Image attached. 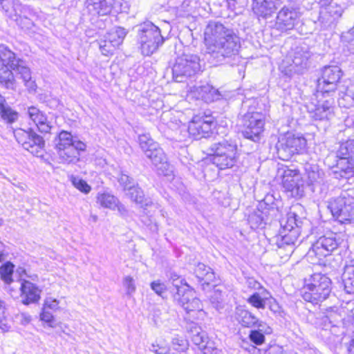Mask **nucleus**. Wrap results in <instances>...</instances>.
Instances as JSON below:
<instances>
[{"label":"nucleus","mask_w":354,"mask_h":354,"mask_svg":"<svg viewBox=\"0 0 354 354\" xmlns=\"http://www.w3.org/2000/svg\"><path fill=\"white\" fill-rule=\"evenodd\" d=\"M205 59L212 65L239 61L240 37L235 31L217 21H209L205 32Z\"/></svg>","instance_id":"f257e3e1"},{"label":"nucleus","mask_w":354,"mask_h":354,"mask_svg":"<svg viewBox=\"0 0 354 354\" xmlns=\"http://www.w3.org/2000/svg\"><path fill=\"white\" fill-rule=\"evenodd\" d=\"M14 73L22 79L29 91H35L36 84L32 80L30 68L25 62L17 58L16 55L4 44L0 45V84L7 89L16 88Z\"/></svg>","instance_id":"f03ea898"},{"label":"nucleus","mask_w":354,"mask_h":354,"mask_svg":"<svg viewBox=\"0 0 354 354\" xmlns=\"http://www.w3.org/2000/svg\"><path fill=\"white\" fill-rule=\"evenodd\" d=\"M210 161L219 169L233 167L239 158L236 138H225L212 143L207 149Z\"/></svg>","instance_id":"7ed1b4c3"},{"label":"nucleus","mask_w":354,"mask_h":354,"mask_svg":"<svg viewBox=\"0 0 354 354\" xmlns=\"http://www.w3.org/2000/svg\"><path fill=\"white\" fill-rule=\"evenodd\" d=\"M332 292V281L324 274L319 272L311 274L304 279L301 290L303 299L314 305L327 299Z\"/></svg>","instance_id":"20e7f679"},{"label":"nucleus","mask_w":354,"mask_h":354,"mask_svg":"<svg viewBox=\"0 0 354 354\" xmlns=\"http://www.w3.org/2000/svg\"><path fill=\"white\" fill-rule=\"evenodd\" d=\"M55 149L63 164H76L80 161V152L84 151L86 145L73 136L71 132L61 131L54 139Z\"/></svg>","instance_id":"39448f33"},{"label":"nucleus","mask_w":354,"mask_h":354,"mask_svg":"<svg viewBox=\"0 0 354 354\" xmlns=\"http://www.w3.org/2000/svg\"><path fill=\"white\" fill-rule=\"evenodd\" d=\"M313 54L306 44L295 46L279 66L281 72L288 77L306 73L311 66Z\"/></svg>","instance_id":"423d86ee"},{"label":"nucleus","mask_w":354,"mask_h":354,"mask_svg":"<svg viewBox=\"0 0 354 354\" xmlns=\"http://www.w3.org/2000/svg\"><path fill=\"white\" fill-rule=\"evenodd\" d=\"M306 222L305 218L300 217L295 211V207L290 209L280 221V229L279 237L277 239V245L279 248L286 245H292L297 242L301 228Z\"/></svg>","instance_id":"0eeeda50"},{"label":"nucleus","mask_w":354,"mask_h":354,"mask_svg":"<svg viewBox=\"0 0 354 354\" xmlns=\"http://www.w3.org/2000/svg\"><path fill=\"white\" fill-rule=\"evenodd\" d=\"M137 41L141 53L145 56H150L155 53L166 39L160 28L150 21L137 26Z\"/></svg>","instance_id":"6e6552de"},{"label":"nucleus","mask_w":354,"mask_h":354,"mask_svg":"<svg viewBox=\"0 0 354 354\" xmlns=\"http://www.w3.org/2000/svg\"><path fill=\"white\" fill-rule=\"evenodd\" d=\"M327 207L333 217L342 224L354 222V197L347 192H342L339 196L330 198Z\"/></svg>","instance_id":"1a4fd4ad"},{"label":"nucleus","mask_w":354,"mask_h":354,"mask_svg":"<svg viewBox=\"0 0 354 354\" xmlns=\"http://www.w3.org/2000/svg\"><path fill=\"white\" fill-rule=\"evenodd\" d=\"M201 71L200 57L195 54L183 53L176 59L171 68L172 77L176 82H183Z\"/></svg>","instance_id":"9d476101"},{"label":"nucleus","mask_w":354,"mask_h":354,"mask_svg":"<svg viewBox=\"0 0 354 354\" xmlns=\"http://www.w3.org/2000/svg\"><path fill=\"white\" fill-rule=\"evenodd\" d=\"M343 74L341 68L336 65H326L320 68L317 83V96H333L338 88Z\"/></svg>","instance_id":"9b49d317"},{"label":"nucleus","mask_w":354,"mask_h":354,"mask_svg":"<svg viewBox=\"0 0 354 354\" xmlns=\"http://www.w3.org/2000/svg\"><path fill=\"white\" fill-rule=\"evenodd\" d=\"M342 246H346L344 235L341 233L327 231L319 235L314 241L308 252V254H313L321 259L330 255Z\"/></svg>","instance_id":"f8f14e48"},{"label":"nucleus","mask_w":354,"mask_h":354,"mask_svg":"<svg viewBox=\"0 0 354 354\" xmlns=\"http://www.w3.org/2000/svg\"><path fill=\"white\" fill-rule=\"evenodd\" d=\"M138 142L146 157L150 159L158 170L162 171L163 175H168L169 164L167 159L158 143L151 138L149 133L139 135Z\"/></svg>","instance_id":"ddd939ff"},{"label":"nucleus","mask_w":354,"mask_h":354,"mask_svg":"<svg viewBox=\"0 0 354 354\" xmlns=\"http://www.w3.org/2000/svg\"><path fill=\"white\" fill-rule=\"evenodd\" d=\"M265 127V115L258 111H248L242 115L241 133L255 143L260 142Z\"/></svg>","instance_id":"4468645a"},{"label":"nucleus","mask_w":354,"mask_h":354,"mask_svg":"<svg viewBox=\"0 0 354 354\" xmlns=\"http://www.w3.org/2000/svg\"><path fill=\"white\" fill-rule=\"evenodd\" d=\"M306 146V140L304 137L288 132L279 138L275 148L279 159L288 160L295 154L301 153Z\"/></svg>","instance_id":"2eb2a0df"},{"label":"nucleus","mask_w":354,"mask_h":354,"mask_svg":"<svg viewBox=\"0 0 354 354\" xmlns=\"http://www.w3.org/2000/svg\"><path fill=\"white\" fill-rule=\"evenodd\" d=\"M170 292L174 301L181 306L187 313L201 309L200 299L195 296L194 292L185 281V279H182L180 285L174 283V288Z\"/></svg>","instance_id":"dca6fc26"},{"label":"nucleus","mask_w":354,"mask_h":354,"mask_svg":"<svg viewBox=\"0 0 354 354\" xmlns=\"http://www.w3.org/2000/svg\"><path fill=\"white\" fill-rule=\"evenodd\" d=\"M14 136L18 143L23 148L36 156H42V151L45 147V140L42 136L37 133L32 128L24 130L18 129L14 131Z\"/></svg>","instance_id":"f3484780"},{"label":"nucleus","mask_w":354,"mask_h":354,"mask_svg":"<svg viewBox=\"0 0 354 354\" xmlns=\"http://www.w3.org/2000/svg\"><path fill=\"white\" fill-rule=\"evenodd\" d=\"M88 12L93 16H107L113 10L116 13L127 12L129 7L124 0H86Z\"/></svg>","instance_id":"a211bd4d"},{"label":"nucleus","mask_w":354,"mask_h":354,"mask_svg":"<svg viewBox=\"0 0 354 354\" xmlns=\"http://www.w3.org/2000/svg\"><path fill=\"white\" fill-rule=\"evenodd\" d=\"M299 9L294 2L285 4L278 12L274 28L281 32H288L295 28L299 22Z\"/></svg>","instance_id":"6ab92c4d"},{"label":"nucleus","mask_w":354,"mask_h":354,"mask_svg":"<svg viewBox=\"0 0 354 354\" xmlns=\"http://www.w3.org/2000/svg\"><path fill=\"white\" fill-rule=\"evenodd\" d=\"M282 185L286 192L293 198H301L304 194V183L299 171L286 168L282 174Z\"/></svg>","instance_id":"aec40b11"},{"label":"nucleus","mask_w":354,"mask_h":354,"mask_svg":"<svg viewBox=\"0 0 354 354\" xmlns=\"http://www.w3.org/2000/svg\"><path fill=\"white\" fill-rule=\"evenodd\" d=\"M321 6L322 8L318 18L321 28L326 30L335 28L337 21L341 18L344 12V4L335 1Z\"/></svg>","instance_id":"412c9836"},{"label":"nucleus","mask_w":354,"mask_h":354,"mask_svg":"<svg viewBox=\"0 0 354 354\" xmlns=\"http://www.w3.org/2000/svg\"><path fill=\"white\" fill-rule=\"evenodd\" d=\"M215 127L214 118L209 115L194 116L188 126V132L194 139L208 138Z\"/></svg>","instance_id":"4be33fe9"},{"label":"nucleus","mask_w":354,"mask_h":354,"mask_svg":"<svg viewBox=\"0 0 354 354\" xmlns=\"http://www.w3.org/2000/svg\"><path fill=\"white\" fill-rule=\"evenodd\" d=\"M319 100L317 104L310 103L307 106L310 117L316 120H329L334 116L335 100L332 96Z\"/></svg>","instance_id":"5701e85b"},{"label":"nucleus","mask_w":354,"mask_h":354,"mask_svg":"<svg viewBox=\"0 0 354 354\" xmlns=\"http://www.w3.org/2000/svg\"><path fill=\"white\" fill-rule=\"evenodd\" d=\"M21 302L25 306L36 304L41 299V290L32 282L23 279L19 287Z\"/></svg>","instance_id":"b1692460"},{"label":"nucleus","mask_w":354,"mask_h":354,"mask_svg":"<svg viewBox=\"0 0 354 354\" xmlns=\"http://www.w3.org/2000/svg\"><path fill=\"white\" fill-rule=\"evenodd\" d=\"M194 272L203 290L209 286H215L219 281L213 270L203 263H198Z\"/></svg>","instance_id":"393cba45"},{"label":"nucleus","mask_w":354,"mask_h":354,"mask_svg":"<svg viewBox=\"0 0 354 354\" xmlns=\"http://www.w3.org/2000/svg\"><path fill=\"white\" fill-rule=\"evenodd\" d=\"M332 172L337 179H349L354 175V158L336 157Z\"/></svg>","instance_id":"a878e982"},{"label":"nucleus","mask_w":354,"mask_h":354,"mask_svg":"<svg viewBox=\"0 0 354 354\" xmlns=\"http://www.w3.org/2000/svg\"><path fill=\"white\" fill-rule=\"evenodd\" d=\"M274 211L273 209L269 214L257 207L256 210L248 215V224L252 230L263 229L276 218H274Z\"/></svg>","instance_id":"bb28decb"},{"label":"nucleus","mask_w":354,"mask_h":354,"mask_svg":"<svg viewBox=\"0 0 354 354\" xmlns=\"http://www.w3.org/2000/svg\"><path fill=\"white\" fill-rule=\"evenodd\" d=\"M282 3V0H254V12L264 19L270 17Z\"/></svg>","instance_id":"cd10ccee"},{"label":"nucleus","mask_w":354,"mask_h":354,"mask_svg":"<svg viewBox=\"0 0 354 354\" xmlns=\"http://www.w3.org/2000/svg\"><path fill=\"white\" fill-rule=\"evenodd\" d=\"M6 15L16 23L21 24V19L32 18L35 12L29 6L23 5L19 0H15Z\"/></svg>","instance_id":"c85d7f7f"},{"label":"nucleus","mask_w":354,"mask_h":354,"mask_svg":"<svg viewBox=\"0 0 354 354\" xmlns=\"http://www.w3.org/2000/svg\"><path fill=\"white\" fill-rule=\"evenodd\" d=\"M305 175L307 177V184L312 187L311 189L314 192L313 187L323 183L324 179V171L317 164L307 162L304 166Z\"/></svg>","instance_id":"c756f323"},{"label":"nucleus","mask_w":354,"mask_h":354,"mask_svg":"<svg viewBox=\"0 0 354 354\" xmlns=\"http://www.w3.org/2000/svg\"><path fill=\"white\" fill-rule=\"evenodd\" d=\"M125 195L131 201L140 205V207L144 209V210H146L148 207H150L153 205V203L151 201V200L145 197L144 191L138 183L128 190L127 192H125Z\"/></svg>","instance_id":"7c9ffc66"},{"label":"nucleus","mask_w":354,"mask_h":354,"mask_svg":"<svg viewBox=\"0 0 354 354\" xmlns=\"http://www.w3.org/2000/svg\"><path fill=\"white\" fill-rule=\"evenodd\" d=\"M0 116L7 124L15 123L19 117V113L8 105L5 97L1 95H0Z\"/></svg>","instance_id":"2f4dec72"},{"label":"nucleus","mask_w":354,"mask_h":354,"mask_svg":"<svg viewBox=\"0 0 354 354\" xmlns=\"http://www.w3.org/2000/svg\"><path fill=\"white\" fill-rule=\"evenodd\" d=\"M339 106L349 109L354 106V82H349L339 91Z\"/></svg>","instance_id":"473e14b6"},{"label":"nucleus","mask_w":354,"mask_h":354,"mask_svg":"<svg viewBox=\"0 0 354 354\" xmlns=\"http://www.w3.org/2000/svg\"><path fill=\"white\" fill-rule=\"evenodd\" d=\"M236 319L239 323L245 328H255L258 317L246 309L237 308L236 310Z\"/></svg>","instance_id":"72a5a7b5"},{"label":"nucleus","mask_w":354,"mask_h":354,"mask_svg":"<svg viewBox=\"0 0 354 354\" xmlns=\"http://www.w3.org/2000/svg\"><path fill=\"white\" fill-rule=\"evenodd\" d=\"M128 33V30L121 26H115L107 32L105 38L113 48L121 45Z\"/></svg>","instance_id":"f704fd0d"},{"label":"nucleus","mask_w":354,"mask_h":354,"mask_svg":"<svg viewBox=\"0 0 354 354\" xmlns=\"http://www.w3.org/2000/svg\"><path fill=\"white\" fill-rule=\"evenodd\" d=\"M258 208L266 211L270 214L272 209H274V218H277L279 215V210L277 205V201L273 194H268L258 204Z\"/></svg>","instance_id":"c9c22d12"},{"label":"nucleus","mask_w":354,"mask_h":354,"mask_svg":"<svg viewBox=\"0 0 354 354\" xmlns=\"http://www.w3.org/2000/svg\"><path fill=\"white\" fill-rule=\"evenodd\" d=\"M199 89L202 99L207 103L218 100L222 96L218 89L209 84L201 86Z\"/></svg>","instance_id":"e433bc0d"},{"label":"nucleus","mask_w":354,"mask_h":354,"mask_svg":"<svg viewBox=\"0 0 354 354\" xmlns=\"http://www.w3.org/2000/svg\"><path fill=\"white\" fill-rule=\"evenodd\" d=\"M118 201L117 197L108 192L99 193L97 196V203L102 207L110 209H115Z\"/></svg>","instance_id":"4c0bfd02"},{"label":"nucleus","mask_w":354,"mask_h":354,"mask_svg":"<svg viewBox=\"0 0 354 354\" xmlns=\"http://www.w3.org/2000/svg\"><path fill=\"white\" fill-rule=\"evenodd\" d=\"M211 288H214V291L209 295V303L217 311H220L224 307L222 290L218 288L217 283H216L215 286H209L207 289Z\"/></svg>","instance_id":"58836bf2"},{"label":"nucleus","mask_w":354,"mask_h":354,"mask_svg":"<svg viewBox=\"0 0 354 354\" xmlns=\"http://www.w3.org/2000/svg\"><path fill=\"white\" fill-rule=\"evenodd\" d=\"M336 157L354 158V139L342 142L336 152Z\"/></svg>","instance_id":"ea45409f"},{"label":"nucleus","mask_w":354,"mask_h":354,"mask_svg":"<svg viewBox=\"0 0 354 354\" xmlns=\"http://www.w3.org/2000/svg\"><path fill=\"white\" fill-rule=\"evenodd\" d=\"M15 265L10 261H6L0 266L1 279L5 283L13 282L12 274L14 272Z\"/></svg>","instance_id":"a19ab883"},{"label":"nucleus","mask_w":354,"mask_h":354,"mask_svg":"<svg viewBox=\"0 0 354 354\" xmlns=\"http://www.w3.org/2000/svg\"><path fill=\"white\" fill-rule=\"evenodd\" d=\"M118 182L124 192H127L136 184L138 182L127 174L122 171L118 177Z\"/></svg>","instance_id":"79ce46f5"},{"label":"nucleus","mask_w":354,"mask_h":354,"mask_svg":"<svg viewBox=\"0 0 354 354\" xmlns=\"http://www.w3.org/2000/svg\"><path fill=\"white\" fill-rule=\"evenodd\" d=\"M268 300V297H262L259 292H255L247 299V302L257 309H265Z\"/></svg>","instance_id":"37998d69"},{"label":"nucleus","mask_w":354,"mask_h":354,"mask_svg":"<svg viewBox=\"0 0 354 354\" xmlns=\"http://www.w3.org/2000/svg\"><path fill=\"white\" fill-rule=\"evenodd\" d=\"M28 115L29 118L32 120L36 125L46 121L47 119L46 115L42 111L33 106L28 107Z\"/></svg>","instance_id":"c03bdc74"},{"label":"nucleus","mask_w":354,"mask_h":354,"mask_svg":"<svg viewBox=\"0 0 354 354\" xmlns=\"http://www.w3.org/2000/svg\"><path fill=\"white\" fill-rule=\"evenodd\" d=\"M71 182L75 188L84 194H88L91 190V186L84 180L78 176H72Z\"/></svg>","instance_id":"a18cd8bd"},{"label":"nucleus","mask_w":354,"mask_h":354,"mask_svg":"<svg viewBox=\"0 0 354 354\" xmlns=\"http://www.w3.org/2000/svg\"><path fill=\"white\" fill-rule=\"evenodd\" d=\"M267 306L276 317L284 318L286 315V312L283 310L281 306L278 304L276 299L272 297L268 298Z\"/></svg>","instance_id":"49530a36"},{"label":"nucleus","mask_w":354,"mask_h":354,"mask_svg":"<svg viewBox=\"0 0 354 354\" xmlns=\"http://www.w3.org/2000/svg\"><path fill=\"white\" fill-rule=\"evenodd\" d=\"M249 339L253 344L260 346L266 341L265 335L255 329L251 330L248 335Z\"/></svg>","instance_id":"de8ad7c7"},{"label":"nucleus","mask_w":354,"mask_h":354,"mask_svg":"<svg viewBox=\"0 0 354 354\" xmlns=\"http://www.w3.org/2000/svg\"><path fill=\"white\" fill-rule=\"evenodd\" d=\"M122 283L126 289L127 295L131 297V295L136 292V290L135 281L133 277L131 276H126L123 279Z\"/></svg>","instance_id":"09e8293b"},{"label":"nucleus","mask_w":354,"mask_h":354,"mask_svg":"<svg viewBox=\"0 0 354 354\" xmlns=\"http://www.w3.org/2000/svg\"><path fill=\"white\" fill-rule=\"evenodd\" d=\"M151 288L159 296L162 298L165 297V293L167 292V288L164 283H161L160 281H154L151 283Z\"/></svg>","instance_id":"8fccbe9b"},{"label":"nucleus","mask_w":354,"mask_h":354,"mask_svg":"<svg viewBox=\"0 0 354 354\" xmlns=\"http://www.w3.org/2000/svg\"><path fill=\"white\" fill-rule=\"evenodd\" d=\"M344 289L347 294H354V277H342Z\"/></svg>","instance_id":"3c124183"},{"label":"nucleus","mask_w":354,"mask_h":354,"mask_svg":"<svg viewBox=\"0 0 354 354\" xmlns=\"http://www.w3.org/2000/svg\"><path fill=\"white\" fill-rule=\"evenodd\" d=\"M40 319L46 322L49 326L55 327L54 322L55 319L53 314L46 310L45 308H42V310L40 313Z\"/></svg>","instance_id":"603ef678"},{"label":"nucleus","mask_w":354,"mask_h":354,"mask_svg":"<svg viewBox=\"0 0 354 354\" xmlns=\"http://www.w3.org/2000/svg\"><path fill=\"white\" fill-rule=\"evenodd\" d=\"M255 329L256 330H259V332L262 333L264 335H270L272 333V328L265 322L260 320L258 318V322L257 324H255Z\"/></svg>","instance_id":"864d4df0"},{"label":"nucleus","mask_w":354,"mask_h":354,"mask_svg":"<svg viewBox=\"0 0 354 354\" xmlns=\"http://www.w3.org/2000/svg\"><path fill=\"white\" fill-rule=\"evenodd\" d=\"M115 48L109 44L108 40L105 39L104 41L100 43V49L101 53L104 55H108L112 53Z\"/></svg>","instance_id":"5fc2aeb1"},{"label":"nucleus","mask_w":354,"mask_h":354,"mask_svg":"<svg viewBox=\"0 0 354 354\" xmlns=\"http://www.w3.org/2000/svg\"><path fill=\"white\" fill-rule=\"evenodd\" d=\"M265 354H291L288 353L283 346L278 344L270 346L266 351Z\"/></svg>","instance_id":"6e6d98bb"},{"label":"nucleus","mask_w":354,"mask_h":354,"mask_svg":"<svg viewBox=\"0 0 354 354\" xmlns=\"http://www.w3.org/2000/svg\"><path fill=\"white\" fill-rule=\"evenodd\" d=\"M150 351L156 354H167L169 351L168 346L165 345L160 346L159 344H151Z\"/></svg>","instance_id":"4d7b16f0"},{"label":"nucleus","mask_w":354,"mask_h":354,"mask_svg":"<svg viewBox=\"0 0 354 354\" xmlns=\"http://www.w3.org/2000/svg\"><path fill=\"white\" fill-rule=\"evenodd\" d=\"M205 335L199 332H197L192 337V341L194 344L199 346H205Z\"/></svg>","instance_id":"13d9d810"},{"label":"nucleus","mask_w":354,"mask_h":354,"mask_svg":"<svg viewBox=\"0 0 354 354\" xmlns=\"http://www.w3.org/2000/svg\"><path fill=\"white\" fill-rule=\"evenodd\" d=\"M115 208H117L120 216L123 218L127 219L130 217L129 211L126 208L124 205L120 202V201H118V204L115 206Z\"/></svg>","instance_id":"bf43d9fd"},{"label":"nucleus","mask_w":354,"mask_h":354,"mask_svg":"<svg viewBox=\"0 0 354 354\" xmlns=\"http://www.w3.org/2000/svg\"><path fill=\"white\" fill-rule=\"evenodd\" d=\"M6 291L10 294V295L13 298V299H18L19 298V287L17 286H14L12 285V283H6Z\"/></svg>","instance_id":"052dcab7"},{"label":"nucleus","mask_w":354,"mask_h":354,"mask_svg":"<svg viewBox=\"0 0 354 354\" xmlns=\"http://www.w3.org/2000/svg\"><path fill=\"white\" fill-rule=\"evenodd\" d=\"M59 301L55 299H46L44 301V304L43 305V308H45L46 310H57L58 308Z\"/></svg>","instance_id":"680f3d73"},{"label":"nucleus","mask_w":354,"mask_h":354,"mask_svg":"<svg viewBox=\"0 0 354 354\" xmlns=\"http://www.w3.org/2000/svg\"><path fill=\"white\" fill-rule=\"evenodd\" d=\"M342 275L354 278V260L350 261L349 263L345 266Z\"/></svg>","instance_id":"e2e57ef3"},{"label":"nucleus","mask_w":354,"mask_h":354,"mask_svg":"<svg viewBox=\"0 0 354 354\" xmlns=\"http://www.w3.org/2000/svg\"><path fill=\"white\" fill-rule=\"evenodd\" d=\"M36 126L37 127L38 131L42 133H50L52 129V126L50 124V122H48L47 119L46 121H44L43 122H41Z\"/></svg>","instance_id":"0e129e2a"},{"label":"nucleus","mask_w":354,"mask_h":354,"mask_svg":"<svg viewBox=\"0 0 354 354\" xmlns=\"http://www.w3.org/2000/svg\"><path fill=\"white\" fill-rule=\"evenodd\" d=\"M240 346L243 349L248 351L250 353H254L257 350L256 346L250 344V343L246 339H242Z\"/></svg>","instance_id":"69168bd1"},{"label":"nucleus","mask_w":354,"mask_h":354,"mask_svg":"<svg viewBox=\"0 0 354 354\" xmlns=\"http://www.w3.org/2000/svg\"><path fill=\"white\" fill-rule=\"evenodd\" d=\"M354 40V26L346 32L342 34V41H352Z\"/></svg>","instance_id":"338daca9"},{"label":"nucleus","mask_w":354,"mask_h":354,"mask_svg":"<svg viewBox=\"0 0 354 354\" xmlns=\"http://www.w3.org/2000/svg\"><path fill=\"white\" fill-rule=\"evenodd\" d=\"M22 29H30L33 26L32 18L21 19V24L17 23Z\"/></svg>","instance_id":"774afa93"}]
</instances>
